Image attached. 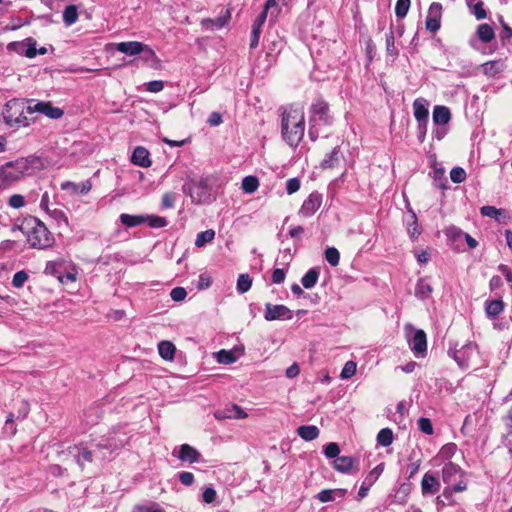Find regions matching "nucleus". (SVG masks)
Wrapping results in <instances>:
<instances>
[{
    "mask_svg": "<svg viewBox=\"0 0 512 512\" xmlns=\"http://www.w3.org/2000/svg\"><path fill=\"white\" fill-rule=\"evenodd\" d=\"M282 135L290 146H297L304 136V112L299 108L285 110L282 117Z\"/></svg>",
    "mask_w": 512,
    "mask_h": 512,
    "instance_id": "obj_1",
    "label": "nucleus"
},
{
    "mask_svg": "<svg viewBox=\"0 0 512 512\" xmlns=\"http://www.w3.org/2000/svg\"><path fill=\"white\" fill-rule=\"evenodd\" d=\"M333 123L329 113V105L323 100H317L311 105L309 118V136L314 141L320 135H328L327 128Z\"/></svg>",
    "mask_w": 512,
    "mask_h": 512,
    "instance_id": "obj_2",
    "label": "nucleus"
},
{
    "mask_svg": "<svg viewBox=\"0 0 512 512\" xmlns=\"http://www.w3.org/2000/svg\"><path fill=\"white\" fill-rule=\"evenodd\" d=\"M32 161L28 158H20L14 162L0 165V189H5L29 174Z\"/></svg>",
    "mask_w": 512,
    "mask_h": 512,
    "instance_id": "obj_3",
    "label": "nucleus"
},
{
    "mask_svg": "<svg viewBox=\"0 0 512 512\" xmlns=\"http://www.w3.org/2000/svg\"><path fill=\"white\" fill-rule=\"evenodd\" d=\"M183 191L190 196L195 204H208L215 199L210 185V177L189 180L184 184Z\"/></svg>",
    "mask_w": 512,
    "mask_h": 512,
    "instance_id": "obj_4",
    "label": "nucleus"
},
{
    "mask_svg": "<svg viewBox=\"0 0 512 512\" xmlns=\"http://www.w3.org/2000/svg\"><path fill=\"white\" fill-rule=\"evenodd\" d=\"M33 225L27 232V241L33 248L46 249L53 245L54 237L48 228L37 219H33Z\"/></svg>",
    "mask_w": 512,
    "mask_h": 512,
    "instance_id": "obj_5",
    "label": "nucleus"
},
{
    "mask_svg": "<svg viewBox=\"0 0 512 512\" xmlns=\"http://www.w3.org/2000/svg\"><path fill=\"white\" fill-rule=\"evenodd\" d=\"M26 107L22 101L17 99L8 101L3 111L6 124L13 128L28 126L29 122L25 116Z\"/></svg>",
    "mask_w": 512,
    "mask_h": 512,
    "instance_id": "obj_6",
    "label": "nucleus"
},
{
    "mask_svg": "<svg viewBox=\"0 0 512 512\" xmlns=\"http://www.w3.org/2000/svg\"><path fill=\"white\" fill-rule=\"evenodd\" d=\"M449 355L462 368H468L476 364L479 358L478 347L472 342L463 345L460 349L450 350Z\"/></svg>",
    "mask_w": 512,
    "mask_h": 512,
    "instance_id": "obj_7",
    "label": "nucleus"
},
{
    "mask_svg": "<svg viewBox=\"0 0 512 512\" xmlns=\"http://www.w3.org/2000/svg\"><path fill=\"white\" fill-rule=\"evenodd\" d=\"M26 111L29 114L40 113L51 119H59L64 114L62 109L54 107L51 102H34V100H29Z\"/></svg>",
    "mask_w": 512,
    "mask_h": 512,
    "instance_id": "obj_8",
    "label": "nucleus"
},
{
    "mask_svg": "<svg viewBox=\"0 0 512 512\" xmlns=\"http://www.w3.org/2000/svg\"><path fill=\"white\" fill-rule=\"evenodd\" d=\"M322 205V195L312 192L301 205L298 215L303 218L311 217Z\"/></svg>",
    "mask_w": 512,
    "mask_h": 512,
    "instance_id": "obj_9",
    "label": "nucleus"
},
{
    "mask_svg": "<svg viewBox=\"0 0 512 512\" xmlns=\"http://www.w3.org/2000/svg\"><path fill=\"white\" fill-rule=\"evenodd\" d=\"M265 310L264 318L267 321L290 320L293 318V312L285 305L267 303Z\"/></svg>",
    "mask_w": 512,
    "mask_h": 512,
    "instance_id": "obj_10",
    "label": "nucleus"
},
{
    "mask_svg": "<svg viewBox=\"0 0 512 512\" xmlns=\"http://www.w3.org/2000/svg\"><path fill=\"white\" fill-rule=\"evenodd\" d=\"M116 49L117 51L129 56L141 54L142 51H147L150 55H152V49L138 41L120 42L116 45Z\"/></svg>",
    "mask_w": 512,
    "mask_h": 512,
    "instance_id": "obj_11",
    "label": "nucleus"
},
{
    "mask_svg": "<svg viewBox=\"0 0 512 512\" xmlns=\"http://www.w3.org/2000/svg\"><path fill=\"white\" fill-rule=\"evenodd\" d=\"M37 42L35 39L29 37L25 39L23 42H12L8 44V49H17L18 52L23 53L28 58H34L37 55Z\"/></svg>",
    "mask_w": 512,
    "mask_h": 512,
    "instance_id": "obj_12",
    "label": "nucleus"
},
{
    "mask_svg": "<svg viewBox=\"0 0 512 512\" xmlns=\"http://www.w3.org/2000/svg\"><path fill=\"white\" fill-rule=\"evenodd\" d=\"M428 106L429 103L424 98H417L413 102L414 117L418 121L420 128L422 127V122L424 127L427 126L429 115Z\"/></svg>",
    "mask_w": 512,
    "mask_h": 512,
    "instance_id": "obj_13",
    "label": "nucleus"
},
{
    "mask_svg": "<svg viewBox=\"0 0 512 512\" xmlns=\"http://www.w3.org/2000/svg\"><path fill=\"white\" fill-rule=\"evenodd\" d=\"M214 416L217 419L223 420V419H245V418H247L248 415L240 406L234 404L230 407L216 411Z\"/></svg>",
    "mask_w": 512,
    "mask_h": 512,
    "instance_id": "obj_14",
    "label": "nucleus"
},
{
    "mask_svg": "<svg viewBox=\"0 0 512 512\" xmlns=\"http://www.w3.org/2000/svg\"><path fill=\"white\" fill-rule=\"evenodd\" d=\"M441 5L432 3L429 8V15L426 19V29L431 32H436L440 28Z\"/></svg>",
    "mask_w": 512,
    "mask_h": 512,
    "instance_id": "obj_15",
    "label": "nucleus"
},
{
    "mask_svg": "<svg viewBox=\"0 0 512 512\" xmlns=\"http://www.w3.org/2000/svg\"><path fill=\"white\" fill-rule=\"evenodd\" d=\"M410 347L416 356H423L427 349L426 334L423 330H417L411 341Z\"/></svg>",
    "mask_w": 512,
    "mask_h": 512,
    "instance_id": "obj_16",
    "label": "nucleus"
},
{
    "mask_svg": "<svg viewBox=\"0 0 512 512\" xmlns=\"http://www.w3.org/2000/svg\"><path fill=\"white\" fill-rule=\"evenodd\" d=\"M92 188V184L89 180L82 183H74L71 181H65L61 183V189L63 191H69L72 195H86Z\"/></svg>",
    "mask_w": 512,
    "mask_h": 512,
    "instance_id": "obj_17",
    "label": "nucleus"
},
{
    "mask_svg": "<svg viewBox=\"0 0 512 512\" xmlns=\"http://www.w3.org/2000/svg\"><path fill=\"white\" fill-rule=\"evenodd\" d=\"M462 477V470L461 468L452 463L449 462L444 465L442 469V479L444 483L447 485H452L458 478Z\"/></svg>",
    "mask_w": 512,
    "mask_h": 512,
    "instance_id": "obj_18",
    "label": "nucleus"
},
{
    "mask_svg": "<svg viewBox=\"0 0 512 512\" xmlns=\"http://www.w3.org/2000/svg\"><path fill=\"white\" fill-rule=\"evenodd\" d=\"M421 490L423 495H433L440 490L438 478L430 473H425L421 481Z\"/></svg>",
    "mask_w": 512,
    "mask_h": 512,
    "instance_id": "obj_19",
    "label": "nucleus"
},
{
    "mask_svg": "<svg viewBox=\"0 0 512 512\" xmlns=\"http://www.w3.org/2000/svg\"><path fill=\"white\" fill-rule=\"evenodd\" d=\"M230 20V12L226 10L224 14L216 17L215 19H204L201 22L205 30H219L223 28Z\"/></svg>",
    "mask_w": 512,
    "mask_h": 512,
    "instance_id": "obj_20",
    "label": "nucleus"
},
{
    "mask_svg": "<svg viewBox=\"0 0 512 512\" xmlns=\"http://www.w3.org/2000/svg\"><path fill=\"white\" fill-rule=\"evenodd\" d=\"M482 72L489 78L498 76L506 68V64L503 60H492L485 62L481 65Z\"/></svg>",
    "mask_w": 512,
    "mask_h": 512,
    "instance_id": "obj_21",
    "label": "nucleus"
},
{
    "mask_svg": "<svg viewBox=\"0 0 512 512\" xmlns=\"http://www.w3.org/2000/svg\"><path fill=\"white\" fill-rule=\"evenodd\" d=\"M131 161L133 164L141 167H149L151 165L149 152L142 146H138L134 149Z\"/></svg>",
    "mask_w": 512,
    "mask_h": 512,
    "instance_id": "obj_22",
    "label": "nucleus"
},
{
    "mask_svg": "<svg viewBox=\"0 0 512 512\" xmlns=\"http://www.w3.org/2000/svg\"><path fill=\"white\" fill-rule=\"evenodd\" d=\"M199 457L200 454L194 447L188 444H183L180 446L178 458L181 461L195 463L199 460Z\"/></svg>",
    "mask_w": 512,
    "mask_h": 512,
    "instance_id": "obj_23",
    "label": "nucleus"
},
{
    "mask_svg": "<svg viewBox=\"0 0 512 512\" xmlns=\"http://www.w3.org/2000/svg\"><path fill=\"white\" fill-rule=\"evenodd\" d=\"M271 8H277V2L275 0H268L266 2L264 10L259 14L252 25V32L261 33V28L265 23L267 13Z\"/></svg>",
    "mask_w": 512,
    "mask_h": 512,
    "instance_id": "obj_24",
    "label": "nucleus"
},
{
    "mask_svg": "<svg viewBox=\"0 0 512 512\" xmlns=\"http://www.w3.org/2000/svg\"><path fill=\"white\" fill-rule=\"evenodd\" d=\"M432 117L435 124L445 125L450 121L451 113L446 106H435Z\"/></svg>",
    "mask_w": 512,
    "mask_h": 512,
    "instance_id": "obj_25",
    "label": "nucleus"
},
{
    "mask_svg": "<svg viewBox=\"0 0 512 512\" xmlns=\"http://www.w3.org/2000/svg\"><path fill=\"white\" fill-rule=\"evenodd\" d=\"M433 292L432 286L426 281V279L421 278L418 280L415 288V296L420 300L428 299Z\"/></svg>",
    "mask_w": 512,
    "mask_h": 512,
    "instance_id": "obj_26",
    "label": "nucleus"
},
{
    "mask_svg": "<svg viewBox=\"0 0 512 512\" xmlns=\"http://www.w3.org/2000/svg\"><path fill=\"white\" fill-rule=\"evenodd\" d=\"M158 352L164 360L171 361L174 359L176 347L170 341H161L158 344Z\"/></svg>",
    "mask_w": 512,
    "mask_h": 512,
    "instance_id": "obj_27",
    "label": "nucleus"
},
{
    "mask_svg": "<svg viewBox=\"0 0 512 512\" xmlns=\"http://www.w3.org/2000/svg\"><path fill=\"white\" fill-rule=\"evenodd\" d=\"M298 435L305 441H312L319 436V429L314 425H303L297 429Z\"/></svg>",
    "mask_w": 512,
    "mask_h": 512,
    "instance_id": "obj_28",
    "label": "nucleus"
},
{
    "mask_svg": "<svg viewBox=\"0 0 512 512\" xmlns=\"http://www.w3.org/2000/svg\"><path fill=\"white\" fill-rule=\"evenodd\" d=\"M480 213L482 216L494 218L498 222H504L503 219L506 218L505 211L503 209H498L489 205L481 207Z\"/></svg>",
    "mask_w": 512,
    "mask_h": 512,
    "instance_id": "obj_29",
    "label": "nucleus"
},
{
    "mask_svg": "<svg viewBox=\"0 0 512 512\" xmlns=\"http://www.w3.org/2000/svg\"><path fill=\"white\" fill-rule=\"evenodd\" d=\"M410 213V219L406 221L407 233L412 240H415L421 234V228L418 225L415 212L411 210Z\"/></svg>",
    "mask_w": 512,
    "mask_h": 512,
    "instance_id": "obj_30",
    "label": "nucleus"
},
{
    "mask_svg": "<svg viewBox=\"0 0 512 512\" xmlns=\"http://www.w3.org/2000/svg\"><path fill=\"white\" fill-rule=\"evenodd\" d=\"M504 310V303L501 299L486 302L485 311L489 318H495Z\"/></svg>",
    "mask_w": 512,
    "mask_h": 512,
    "instance_id": "obj_31",
    "label": "nucleus"
},
{
    "mask_svg": "<svg viewBox=\"0 0 512 512\" xmlns=\"http://www.w3.org/2000/svg\"><path fill=\"white\" fill-rule=\"evenodd\" d=\"M119 218L121 223L127 227H135L146 223V217L144 215H130L123 213Z\"/></svg>",
    "mask_w": 512,
    "mask_h": 512,
    "instance_id": "obj_32",
    "label": "nucleus"
},
{
    "mask_svg": "<svg viewBox=\"0 0 512 512\" xmlns=\"http://www.w3.org/2000/svg\"><path fill=\"white\" fill-rule=\"evenodd\" d=\"M345 494V490H342V489H325V490H322L320 491L317 495H316V498L322 502V503H326V502H330V501H333L335 499V496L338 495L339 497H342L344 496Z\"/></svg>",
    "mask_w": 512,
    "mask_h": 512,
    "instance_id": "obj_33",
    "label": "nucleus"
},
{
    "mask_svg": "<svg viewBox=\"0 0 512 512\" xmlns=\"http://www.w3.org/2000/svg\"><path fill=\"white\" fill-rule=\"evenodd\" d=\"M477 35L479 37V39L483 42V43H489L491 42L494 37H495V33H494V30L493 28L491 27V25L489 24H480L478 26V29H477Z\"/></svg>",
    "mask_w": 512,
    "mask_h": 512,
    "instance_id": "obj_34",
    "label": "nucleus"
},
{
    "mask_svg": "<svg viewBox=\"0 0 512 512\" xmlns=\"http://www.w3.org/2000/svg\"><path fill=\"white\" fill-rule=\"evenodd\" d=\"M319 278V270L317 268H311L301 279V283L304 288H313Z\"/></svg>",
    "mask_w": 512,
    "mask_h": 512,
    "instance_id": "obj_35",
    "label": "nucleus"
},
{
    "mask_svg": "<svg viewBox=\"0 0 512 512\" xmlns=\"http://www.w3.org/2000/svg\"><path fill=\"white\" fill-rule=\"evenodd\" d=\"M393 439V431L390 428H383L377 434V443L383 447L390 446Z\"/></svg>",
    "mask_w": 512,
    "mask_h": 512,
    "instance_id": "obj_36",
    "label": "nucleus"
},
{
    "mask_svg": "<svg viewBox=\"0 0 512 512\" xmlns=\"http://www.w3.org/2000/svg\"><path fill=\"white\" fill-rule=\"evenodd\" d=\"M334 468L342 473L348 472L353 466V459L349 456H341L334 461Z\"/></svg>",
    "mask_w": 512,
    "mask_h": 512,
    "instance_id": "obj_37",
    "label": "nucleus"
},
{
    "mask_svg": "<svg viewBox=\"0 0 512 512\" xmlns=\"http://www.w3.org/2000/svg\"><path fill=\"white\" fill-rule=\"evenodd\" d=\"M215 238V231L213 229H208L205 231H202L197 234L196 240H195V246L198 248H201L205 246V244L210 243Z\"/></svg>",
    "mask_w": 512,
    "mask_h": 512,
    "instance_id": "obj_38",
    "label": "nucleus"
},
{
    "mask_svg": "<svg viewBox=\"0 0 512 512\" xmlns=\"http://www.w3.org/2000/svg\"><path fill=\"white\" fill-rule=\"evenodd\" d=\"M341 153L339 148L335 147L332 152L324 158L322 161V166L324 168H332L337 165L340 161Z\"/></svg>",
    "mask_w": 512,
    "mask_h": 512,
    "instance_id": "obj_39",
    "label": "nucleus"
},
{
    "mask_svg": "<svg viewBox=\"0 0 512 512\" xmlns=\"http://www.w3.org/2000/svg\"><path fill=\"white\" fill-rule=\"evenodd\" d=\"M78 19V12L75 5H69L63 12V21L67 26L74 24Z\"/></svg>",
    "mask_w": 512,
    "mask_h": 512,
    "instance_id": "obj_40",
    "label": "nucleus"
},
{
    "mask_svg": "<svg viewBox=\"0 0 512 512\" xmlns=\"http://www.w3.org/2000/svg\"><path fill=\"white\" fill-rule=\"evenodd\" d=\"M259 187V180L255 176H246L242 180V189L246 193H253L255 192Z\"/></svg>",
    "mask_w": 512,
    "mask_h": 512,
    "instance_id": "obj_41",
    "label": "nucleus"
},
{
    "mask_svg": "<svg viewBox=\"0 0 512 512\" xmlns=\"http://www.w3.org/2000/svg\"><path fill=\"white\" fill-rule=\"evenodd\" d=\"M252 279L248 274H240L237 280V290L243 294L250 290Z\"/></svg>",
    "mask_w": 512,
    "mask_h": 512,
    "instance_id": "obj_42",
    "label": "nucleus"
},
{
    "mask_svg": "<svg viewBox=\"0 0 512 512\" xmlns=\"http://www.w3.org/2000/svg\"><path fill=\"white\" fill-rule=\"evenodd\" d=\"M216 360L220 364H232L236 361V356L232 351L220 350L215 354Z\"/></svg>",
    "mask_w": 512,
    "mask_h": 512,
    "instance_id": "obj_43",
    "label": "nucleus"
},
{
    "mask_svg": "<svg viewBox=\"0 0 512 512\" xmlns=\"http://www.w3.org/2000/svg\"><path fill=\"white\" fill-rule=\"evenodd\" d=\"M386 51L387 54L392 57H396L398 55V49L395 46L394 32L391 29L386 33Z\"/></svg>",
    "mask_w": 512,
    "mask_h": 512,
    "instance_id": "obj_44",
    "label": "nucleus"
},
{
    "mask_svg": "<svg viewBox=\"0 0 512 512\" xmlns=\"http://www.w3.org/2000/svg\"><path fill=\"white\" fill-rule=\"evenodd\" d=\"M467 488V484L464 480L460 479L458 482H454L452 485H449V487H447L444 491H443V495L445 497H450L452 495L453 492H462L464 490H466Z\"/></svg>",
    "mask_w": 512,
    "mask_h": 512,
    "instance_id": "obj_45",
    "label": "nucleus"
},
{
    "mask_svg": "<svg viewBox=\"0 0 512 512\" xmlns=\"http://www.w3.org/2000/svg\"><path fill=\"white\" fill-rule=\"evenodd\" d=\"M325 258L331 266L335 267L340 261L339 251L334 247H329L325 250Z\"/></svg>",
    "mask_w": 512,
    "mask_h": 512,
    "instance_id": "obj_46",
    "label": "nucleus"
},
{
    "mask_svg": "<svg viewBox=\"0 0 512 512\" xmlns=\"http://www.w3.org/2000/svg\"><path fill=\"white\" fill-rule=\"evenodd\" d=\"M410 0H397L396 6H395V14L399 18H404L410 8Z\"/></svg>",
    "mask_w": 512,
    "mask_h": 512,
    "instance_id": "obj_47",
    "label": "nucleus"
},
{
    "mask_svg": "<svg viewBox=\"0 0 512 512\" xmlns=\"http://www.w3.org/2000/svg\"><path fill=\"white\" fill-rule=\"evenodd\" d=\"M356 371H357V364L354 361H348L345 363V365L341 371L340 377H341V379H349L355 375Z\"/></svg>",
    "mask_w": 512,
    "mask_h": 512,
    "instance_id": "obj_48",
    "label": "nucleus"
},
{
    "mask_svg": "<svg viewBox=\"0 0 512 512\" xmlns=\"http://www.w3.org/2000/svg\"><path fill=\"white\" fill-rule=\"evenodd\" d=\"M146 222L151 228H162L167 225V220L164 217L157 215L145 216Z\"/></svg>",
    "mask_w": 512,
    "mask_h": 512,
    "instance_id": "obj_49",
    "label": "nucleus"
},
{
    "mask_svg": "<svg viewBox=\"0 0 512 512\" xmlns=\"http://www.w3.org/2000/svg\"><path fill=\"white\" fill-rule=\"evenodd\" d=\"M450 178L454 183H461L466 179V172L461 167H454L450 172Z\"/></svg>",
    "mask_w": 512,
    "mask_h": 512,
    "instance_id": "obj_50",
    "label": "nucleus"
},
{
    "mask_svg": "<svg viewBox=\"0 0 512 512\" xmlns=\"http://www.w3.org/2000/svg\"><path fill=\"white\" fill-rule=\"evenodd\" d=\"M28 279V274L24 271H18L14 274L12 279V285L15 288H21Z\"/></svg>",
    "mask_w": 512,
    "mask_h": 512,
    "instance_id": "obj_51",
    "label": "nucleus"
},
{
    "mask_svg": "<svg viewBox=\"0 0 512 512\" xmlns=\"http://www.w3.org/2000/svg\"><path fill=\"white\" fill-rule=\"evenodd\" d=\"M418 428L420 429L421 432H423L427 435L433 434V425H432L430 419H428V418L421 417L418 420Z\"/></svg>",
    "mask_w": 512,
    "mask_h": 512,
    "instance_id": "obj_52",
    "label": "nucleus"
},
{
    "mask_svg": "<svg viewBox=\"0 0 512 512\" xmlns=\"http://www.w3.org/2000/svg\"><path fill=\"white\" fill-rule=\"evenodd\" d=\"M133 512H165L163 508L159 506L157 503H152L150 505H139L136 506Z\"/></svg>",
    "mask_w": 512,
    "mask_h": 512,
    "instance_id": "obj_53",
    "label": "nucleus"
},
{
    "mask_svg": "<svg viewBox=\"0 0 512 512\" xmlns=\"http://www.w3.org/2000/svg\"><path fill=\"white\" fill-rule=\"evenodd\" d=\"M455 451H456L455 444H453V443L446 444L441 448L437 457L441 458V459H448V458L452 457V455L455 453Z\"/></svg>",
    "mask_w": 512,
    "mask_h": 512,
    "instance_id": "obj_54",
    "label": "nucleus"
},
{
    "mask_svg": "<svg viewBox=\"0 0 512 512\" xmlns=\"http://www.w3.org/2000/svg\"><path fill=\"white\" fill-rule=\"evenodd\" d=\"M340 453L339 445L335 442L327 444L324 448V454L327 458H336Z\"/></svg>",
    "mask_w": 512,
    "mask_h": 512,
    "instance_id": "obj_55",
    "label": "nucleus"
},
{
    "mask_svg": "<svg viewBox=\"0 0 512 512\" xmlns=\"http://www.w3.org/2000/svg\"><path fill=\"white\" fill-rule=\"evenodd\" d=\"M8 203L10 207L14 209H20L25 205V199L20 194H14L9 198Z\"/></svg>",
    "mask_w": 512,
    "mask_h": 512,
    "instance_id": "obj_56",
    "label": "nucleus"
},
{
    "mask_svg": "<svg viewBox=\"0 0 512 512\" xmlns=\"http://www.w3.org/2000/svg\"><path fill=\"white\" fill-rule=\"evenodd\" d=\"M170 296H171L172 300L179 302V301H183L186 298L187 292L182 287H176L171 290Z\"/></svg>",
    "mask_w": 512,
    "mask_h": 512,
    "instance_id": "obj_57",
    "label": "nucleus"
},
{
    "mask_svg": "<svg viewBox=\"0 0 512 512\" xmlns=\"http://www.w3.org/2000/svg\"><path fill=\"white\" fill-rule=\"evenodd\" d=\"M176 201V195L172 192H167L162 197V206L164 208H172L174 207Z\"/></svg>",
    "mask_w": 512,
    "mask_h": 512,
    "instance_id": "obj_58",
    "label": "nucleus"
},
{
    "mask_svg": "<svg viewBox=\"0 0 512 512\" xmlns=\"http://www.w3.org/2000/svg\"><path fill=\"white\" fill-rule=\"evenodd\" d=\"M300 189V181L297 178H290L286 183V191L289 195Z\"/></svg>",
    "mask_w": 512,
    "mask_h": 512,
    "instance_id": "obj_59",
    "label": "nucleus"
},
{
    "mask_svg": "<svg viewBox=\"0 0 512 512\" xmlns=\"http://www.w3.org/2000/svg\"><path fill=\"white\" fill-rule=\"evenodd\" d=\"M164 88V83L161 80H153L147 83V91L152 93H157L162 91Z\"/></svg>",
    "mask_w": 512,
    "mask_h": 512,
    "instance_id": "obj_60",
    "label": "nucleus"
},
{
    "mask_svg": "<svg viewBox=\"0 0 512 512\" xmlns=\"http://www.w3.org/2000/svg\"><path fill=\"white\" fill-rule=\"evenodd\" d=\"M49 214L58 222H63L65 225H68V218L62 210L54 209L49 211Z\"/></svg>",
    "mask_w": 512,
    "mask_h": 512,
    "instance_id": "obj_61",
    "label": "nucleus"
},
{
    "mask_svg": "<svg viewBox=\"0 0 512 512\" xmlns=\"http://www.w3.org/2000/svg\"><path fill=\"white\" fill-rule=\"evenodd\" d=\"M216 496V491L211 487L206 488L202 495L203 501L207 504L213 503L216 500Z\"/></svg>",
    "mask_w": 512,
    "mask_h": 512,
    "instance_id": "obj_62",
    "label": "nucleus"
},
{
    "mask_svg": "<svg viewBox=\"0 0 512 512\" xmlns=\"http://www.w3.org/2000/svg\"><path fill=\"white\" fill-rule=\"evenodd\" d=\"M179 481L185 486H190L194 482V475L191 472L183 471L179 473Z\"/></svg>",
    "mask_w": 512,
    "mask_h": 512,
    "instance_id": "obj_63",
    "label": "nucleus"
},
{
    "mask_svg": "<svg viewBox=\"0 0 512 512\" xmlns=\"http://www.w3.org/2000/svg\"><path fill=\"white\" fill-rule=\"evenodd\" d=\"M286 277V273L284 269L277 268L272 273V281L275 284H281Z\"/></svg>",
    "mask_w": 512,
    "mask_h": 512,
    "instance_id": "obj_64",
    "label": "nucleus"
}]
</instances>
